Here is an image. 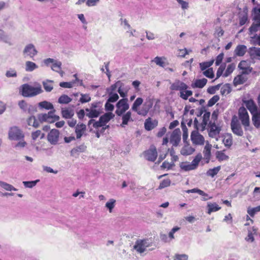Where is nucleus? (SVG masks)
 Segmentation results:
<instances>
[{
  "label": "nucleus",
  "mask_w": 260,
  "mask_h": 260,
  "mask_svg": "<svg viewBox=\"0 0 260 260\" xmlns=\"http://www.w3.org/2000/svg\"><path fill=\"white\" fill-rule=\"evenodd\" d=\"M247 80V77L246 75L243 74L239 75L235 77L234 79V84L235 86L242 84Z\"/></svg>",
  "instance_id": "a878e982"
},
{
  "label": "nucleus",
  "mask_w": 260,
  "mask_h": 260,
  "mask_svg": "<svg viewBox=\"0 0 260 260\" xmlns=\"http://www.w3.org/2000/svg\"><path fill=\"white\" fill-rule=\"evenodd\" d=\"M109 94V98L107 101L111 103H114L117 101L119 99V96L116 93H108Z\"/></svg>",
  "instance_id": "6e6d98bb"
},
{
  "label": "nucleus",
  "mask_w": 260,
  "mask_h": 260,
  "mask_svg": "<svg viewBox=\"0 0 260 260\" xmlns=\"http://www.w3.org/2000/svg\"><path fill=\"white\" fill-rule=\"evenodd\" d=\"M44 136V134L42 133L40 130H37L31 134V137L34 140H37L39 137H40V139H43Z\"/></svg>",
  "instance_id": "5fc2aeb1"
},
{
  "label": "nucleus",
  "mask_w": 260,
  "mask_h": 260,
  "mask_svg": "<svg viewBox=\"0 0 260 260\" xmlns=\"http://www.w3.org/2000/svg\"><path fill=\"white\" fill-rule=\"evenodd\" d=\"M202 159V155L201 153H199L191 162L188 161L181 162L179 164V167L181 170L185 172L195 170L198 168Z\"/></svg>",
  "instance_id": "f03ea898"
},
{
  "label": "nucleus",
  "mask_w": 260,
  "mask_h": 260,
  "mask_svg": "<svg viewBox=\"0 0 260 260\" xmlns=\"http://www.w3.org/2000/svg\"><path fill=\"white\" fill-rule=\"evenodd\" d=\"M19 142L15 144H13V147L16 149H20L25 147L26 143L24 141V138L23 139H20L18 140Z\"/></svg>",
  "instance_id": "3c124183"
},
{
  "label": "nucleus",
  "mask_w": 260,
  "mask_h": 260,
  "mask_svg": "<svg viewBox=\"0 0 260 260\" xmlns=\"http://www.w3.org/2000/svg\"><path fill=\"white\" fill-rule=\"evenodd\" d=\"M195 151V149L191 146L189 144H184L182 148L180 153L184 156H188L192 154Z\"/></svg>",
  "instance_id": "412c9836"
},
{
  "label": "nucleus",
  "mask_w": 260,
  "mask_h": 260,
  "mask_svg": "<svg viewBox=\"0 0 260 260\" xmlns=\"http://www.w3.org/2000/svg\"><path fill=\"white\" fill-rule=\"evenodd\" d=\"M0 186L7 191H17V189L15 188L12 185L8 184L5 182L0 181Z\"/></svg>",
  "instance_id": "4c0bfd02"
},
{
  "label": "nucleus",
  "mask_w": 260,
  "mask_h": 260,
  "mask_svg": "<svg viewBox=\"0 0 260 260\" xmlns=\"http://www.w3.org/2000/svg\"><path fill=\"white\" fill-rule=\"evenodd\" d=\"M38 66L31 61H26L25 63V70L28 72H31L38 68Z\"/></svg>",
  "instance_id": "c756f323"
},
{
  "label": "nucleus",
  "mask_w": 260,
  "mask_h": 260,
  "mask_svg": "<svg viewBox=\"0 0 260 260\" xmlns=\"http://www.w3.org/2000/svg\"><path fill=\"white\" fill-rule=\"evenodd\" d=\"M203 75L207 78L212 79L214 77L212 68H209L203 72Z\"/></svg>",
  "instance_id": "680f3d73"
},
{
  "label": "nucleus",
  "mask_w": 260,
  "mask_h": 260,
  "mask_svg": "<svg viewBox=\"0 0 260 260\" xmlns=\"http://www.w3.org/2000/svg\"><path fill=\"white\" fill-rule=\"evenodd\" d=\"M145 158L150 161H154L157 156V152L155 147H151L144 153Z\"/></svg>",
  "instance_id": "ddd939ff"
},
{
  "label": "nucleus",
  "mask_w": 260,
  "mask_h": 260,
  "mask_svg": "<svg viewBox=\"0 0 260 260\" xmlns=\"http://www.w3.org/2000/svg\"><path fill=\"white\" fill-rule=\"evenodd\" d=\"M152 61L155 62L156 65L162 68H165L169 64L167 61V58L164 56H156L152 60Z\"/></svg>",
  "instance_id": "b1692460"
},
{
  "label": "nucleus",
  "mask_w": 260,
  "mask_h": 260,
  "mask_svg": "<svg viewBox=\"0 0 260 260\" xmlns=\"http://www.w3.org/2000/svg\"><path fill=\"white\" fill-rule=\"evenodd\" d=\"M38 182H39V180L30 181H23V184L26 188H32L36 185Z\"/></svg>",
  "instance_id": "4d7b16f0"
},
{
  "label": "nucleus",
  "mask_w": 260,
  "mask_h": 260,
  "mask_svg": "<svg viewBox=\"0 0 260 260\" xmlns=\"http://www.w3.org/2000/svg\"><path fill=\"white\" fill-rule=\"evenodd\" d=\"M116 200L114 199H110L105 205V207L108 209L110 213L112 212L113 208L115 206Z\"/></svg>",
  "instance_id": "a19ab883"
},
{
  "label": "nucleus",
  "mask_w": 260,
  "mask_h": 260,
  "mask_svg": "<svg viewBox=\"0 0 260 260\" xmlns=\"http://www.w3.org/2000/svg\"><path fill=\"white\" fill-rule=\"evenodd\" d=\"M250 54L254 57L260 59V48L252 47L250 49Z\"/></svg>",
  "instance_id": "a18cd8bd"
},
{
  "label": "nucleus",
  "mask_w": 260,
  "mask_h": 260,
  "mask_svg": "<svg viewBox=\"0 0 260 260\" xmlns=\"http://www.w3.org/2000/svg\"><path fill=\"white\" fill-rule=\"evenodd\" d=\"M17 76V72L15 69H10L6 73V76L8 78L16 77Z\"/></svg>",
  "instance_id": "69168bd1"
},
{
  "label": "nucleus",
  "mask_w": 260,
  "mask_h": 260,
  "mask_svg": "<svg viewBox=\"0 0 260 260\" xmlns=\"http://www.w3.org/2000/svg\"><path fill=\"white\" fill-rule=\"evenodd\" d=\"M86 129V126L83 123H78L75 127V133L77 139H80L84 134Z\"/></svg>",
  "instance_id": "dca6fc26"
},
{
  "label": "nucleus",
  "mask_w": 260,
  "mask_h": 260,
  "mask_svg": "<svg viewBox=\"0 0 260 260\" xmlns=\"http://www.w3.org/2000/svg\"><path fill=\"white\" fill-rule=\"evenodd\" d=\"M257 229L254 226L248 229V235L245 238V240L248 242H253L254 241V236L257 235Z\"/></svg>",
  "instance_id": "6ab92c4d"
},
{
  "label": "nucleus",
  "mask_w": 260,
  "mask_h": 260,
  "mask_svg": "<svg viewBox=\"0 0 260 260\" xmlns=\"http://www.w3.org/2000/svg\"><path fill=\"white\" fill-rule=\"evenodd\" d=\"M129 107L127 99L123 98L117 103L115 113L117 116H120L129 109Z\"/></svg>",
  "instance_id": "423d86ee"
},
{
  "label": "nucleus",
  "mask_w": 260,
  "mask_h": 260,
  "mask_svg": "<svg viewBox=\"0 0 260 260\" xmlns=\"http://www.w3.org/2000/svg\"><path fill=\"white\" fill-rule=\"evenodd\" d=\"M71 101L72 99L69 96L63 94L59 98L58 102L59 104H67L71 102Z\"/></svg>",
  "instance_id": "49530a36"
},
{
  "label": "nucleus",
  "mask_w": 260,
  "mask_h": 260,
  "mask_svg": "<svg viewBox=\"0 0 260 260\" xmlns=\"http://www.w3.org/2000/svg\"><path fill=\"white\" fill-rule=\"evenodd\" d=\"M219 100V96L218 95H214L211 99L209 100L208 102V106L212 107Z\"/></svg>",
  "instance_id": "e2e57ef3"
},
{
  "label": "nucleus",
  "mask_w": 260,
  "mask_h": 260,
  "mask_svg": "<svg viewBox=\"0 0 260 260\" xmlns=\"http://www.w3.org/2000/svg\"><path fill=\"white\" fill-rule=\"evenodd\" d=\"M22 54L24 57L33 58L38 54V51L32 44H29L24 48Z\"/></svg>",
  "instance_id": "1a4fd4ad"
},
{
  "label": "nucleus",
  "mask_w": 260,
  "mask_h": 260,
  "mask_svg": "<svg viewBox=\"0 0 260 260\" xmlns=\"http://www.w3.org/2000/svg\"><path fill=\"white\" fill-rule=\"evenodd\" d=\"M151 243L148 239L138 240L135 243L134 248L139 253L144 252L147 247H150Z\"/></svg>",
  "instance_id": "6e6552de"
},
{
  "label": "nucleus",
  "mask_w": 260,
  "mask_h": 260,
  "mask_svg": "<svg viewBox=\"0 0 260 260\" xmlns=\"http://www.w3.org/2000/svg\"><path fill=\"white\" fill-rule=\"evenodd\" d=\"M61 62L58 60H55V61L53 63V64L51 66V69L57 73H60V70L61 69Z\"/></svg>",
  "instance_id": "603ef678"
},
{
  "label": "nucleus",
  "mask_w": 260,
  "mask_h": 260,
  "mask_svg": "<svg viewBox=\"0 0 260 260\" xmlns=\"http://www.w3.org/2000/svg\"><path fill=\"white\" fill-rule=\"evenodd\" d=\"M221 128L215 123L210 122L209 124V135L212 138H216L220 133Z\"/></svg>",
  "instance_id": "4468645a"
},
{
  "label": "nucleus",
  "mask_w": 260,
  "mask_h": 260,
  "mask_svg": "<svg viewBox=\"0 0 260 260\" xmlns=\"http://www.w3.org/2000/svg\"><path fill=\"white\" fill-rule=\"evenodd\" d=\"M211 148L212 145L207 142L203 150L204 158L206 160L207 163H208L210 159Z\"/></svg>",
  "instance_id": "5701e85b"
},
{
  "label": "nucleus",
  "mask_w": 260,
  "mask_h": 260,
  "mask_svg": "<svg viewBox=\"0 0 260 260\" xmlns=\"http://www.w3.org/2000/svg\"><path fill=\"white\" fill-rule=\"evenodd\" d=\"M207 80L206 78H203L201 79H197L191 84V87L192 88H202L204 87L207 84Z\"/></svg>",
  "instance_id": "cd10ccee"
},
{
  "label": "nucleus",
  "mask_w": 260,
  "mask_h": 260,
  "mask_svg": "<svg viewBox=\"0 0 260 260\" xmlns=\"http://www.w3.org/2000/svg\"><path fill=\"white\" fill-rule=\"evenodd\" d=\"M143 100L141 98H138L134 102L132 107V110L138 113L139 111L138 107L142 104Z\"/></svg>",
  "instance_id": "e433bc0d"
},
{
  "label": "nucleus",
  "mask_w": 260,
  "mask_h": 260,
  "mask_svg": "<svg viewBox=\"0 0 260 260\" xmlns=\"http://www.w3.org/2000/svg\"><path fill=\"white\" fill-rule=\"evenodd\" d=\"M256 23L252 24L249 28V30L251 32H256L258 30L259 27H260V21L255 20Z\"/></svg>",
  "instance_id": "338daca9"
},
{
  "label": "nucleus",
  "mask_w": 260,
  "mask_h": 260,
  "mask_svg": "<svg viewBox=\"0 0 260 260\" xmlns=\"http://www.w3.org/2000/svg\"><path fill=\"white\" fill-rule=\"evenodd\" d=\"M191 141L193 144L196 145H203L205 139L203 136L200 134L198 131H193L190 135Z\"/></svg>",
  "instance_id": "9d476101"
},
{
  "label": "nucleus",
  "mask_w": 260,
  "mask_h": 260,
  "mask_svg": "<svg viewBox=\"0 0 260 260\" xmlns=\"http://www.w3.org/2000/svg\"><path fill=\"white\" fill-rule=\"evenodd\" d=\"M236 67V65L232 63L228 65L225 72L223 74V76L224 77H227L229 76L235 70Z\"/></svg>",
  "instance_id": "de8ad7c7"
},
{
  "label": "nucleus",
  "mask_w": 260,
  "mask_h": 260,
  "mask_svg": "<svg viewBox=\"0 0 260 260\" xmlns=\"http://www.w3.org/2000/svg\"><path fill=\"white\" fill-rule=\"evenodd\" d=\"M207 213L210 214L212 212H216L220 209V207L216 203H208Z\"/></svg>",
  "instance_id": "2f4dec72"
},
{
  "label": "nucleus",
  "mask_w": 260,
  "mask_h": 260,
  "mask_svg": "<svg viewBox=\"0 0 260 260\" xmlns=\"http://www.w3.org/2000/svg\"><path fill=\"white\" fill-rule=\"evenodd\" d=\"M253 125L257 128L260 127V110L251 114Z\"/></svg>",
  "instance_id": "393cba45"
},
{
  "label": "nucleus",
  "mask_w": 260,
  "mask_h": 260,
  "mask_svg": "<svg viewBox=\"0 0 260 260\" xmlns=\"http://www.w3.org/2000/svg\"><path fill=\"white\" fill-rule=\"evenodd\" d=\"M170 184H171V180L170 179H164L160 183L158 188L159 189H162V188L167 187L168 186H169L170 185Z\"/></svg>",
  "instance_id": "0e129e2a"
},
{
  "label": "nucleus",
  "mask_w": 260,
  "mask_h": 260,
  "mask_svg": "<svg viewBox=\"0 0 260 260\" xmlns=\"http://www.w3.org/2000/svg\"><path fill=\"white\" fill-rule=\"evenodd\" d=\"M74 76L75 77V81L73 82H62L59 83V86L63 88H72L73 86L74 83H75L76 81H78L79 79L77 78V74L74 75Z\"/></svg>",
  "instance_id": "c9c22d12"
},
{
  "label": "nucleus",
  "mask_w": 260,
  "mask_h": 260,
  "mask_svg": "<svg viewBox=\"0 0 260 260\" xmlns=\"http://www.w3.org/2000/svg\"><path fill=\"white\" fill-rule=\"evenodd\" d=\"M121 116L122 123L120 124V126L122 127H124L126 125H127L128 122L133 121L132 118V112L130 111L124 113Z\"/></svg>",
  "instance_id": "a211bd4d"
},
{
  "label": "nucleus",
  "mask_w": 260,
  "mask_h": 260,
  "mask_svg": "<svg viewBox=\"0 0 260 260\" xmlns=\"http://www.w3.org/2000/svg\"><path fill=\"white\" fill-rule=\"evenodd\" d=\"M214 61V60L212 59L209 61H205V62L200 63V67L201 68V70L202 71H204L207 68L209 69V68L213 64Z\"/></svg>",
  "instance_id": "8fccbe9b"
},
{
  "label": "nucleus",
  "mask_w": 260,
  "mask_h": 260,
  "mask_svg": "<svg viewBox=\"0 0 260 260\" xmlns=\"http://www.w3.org/2000/svg\"><path fill=\"white\" fill-rule=\"evenodd\" d=\"M157 124L158 121L156 120H152L151 118L149 117L145 121V128L147 131H151L155 128Z\"/></svg>",
  "instance_id": "aec40b11"
},
{
  "label": "nucleus",
  "mask_w": 260,
  "mask_h": 260,
  "mask_svg": "<svg viewBox=\"0 0 260 260\" xmlns=\"http://www.w3.org/2000/svg\"><path fill=\"white\" fill-rule=\"evenodd\" d=\"M246 50V46L244 45H238L234 51L235 55L238 56H242L245 54Z\"/></svg>",
  "instance_id": "bb28decb"
},
{
  "label": "nucleus",
  "mask_w": 260,
  "mask_h": 260,
  "mask_svg": "<svg viewBox=\"0 0 260 260\" xmlns=\"http://www.w3.org/2000/svg\"><path fill=\"white\" fill-rule=\"evenodd\" d=\"M231 87L229 84L224 85L221 88L220 92L221 94H227L231 92Z\"/></svg>",
  "instance_id": "bf43d9fd"
},
{
  "label": "nucleus",
  "mask_w": 260,
  "mask_h": 260,
  "mask_svg": "<svg viewBox=\"0 0 260 260\" xmlns=\"http://www.w3.org/2000/svg\"><path fill=\"white\" fill-rule=\"evenodd\" d=\"M231 128L232 132L238 136H242L244 134L242 126L237 117L235 116L232 117L231 122Z\"/></svg>",
  "instance_id": "0eeeda50"
},
{
  "label": "nucleus",
  "mask_w": 260,
  "mask_h": 260,
  "mask_svg": "<svg viewBox=\"0 0 260 260\" xmlns=\"http://www.w3.org/2000/svg\"><path fill=\"white\" fill-rule=\"evenodd\" d=\"M152 105L153 103L150 101L145 103L141 109L139 110L137 114L142 116H146L152 108Z\"/></svg>",
  "instance_id": "f3484780"
},
{
  "label": "nucleus",
  "mask_w": 260,
  "mask_h": 260,
  "mask_svg": "<svg viewBox=\"0 0 260 260\" xmlns=\"http://www.w3.org/2000/svg\"><path fill=\"white\" fill-rule=\"evenodd\" d=\"M188 255L186 254H176L174 260H188Z\"/></svg>",
  "instance_id": "774afa93"
},
{
  "label": "nucleus",
  "mask_w": 260,
  "mask_h": 260,
  "mask_svg": "<svg viewBox=\"0 0 260 260\" xmlns=\"http://www.w3.org/2000/svg\"><path fill=\"white\" fill-rule=\"evenodd\" d=\"M181 140V132L179 128L175 129L172 133L170 142L174 146H177Z\"/></svg>",
  "instance_id": "f8f14e48"
},
{
  "label": "nucleus",
  "mask_w": 260,
  "mask_h": 260,
  "mask_svg": "<svg viewBox=\"0 0 260 260\" xmlns=\"http://www.w3.org/2000/svg\"><path fill=\"white\" fill-rule=\"evenodd\" d=\"M85 111L86 112V116L89 118H96L101 113L100 108L98 109H91L90 108H86Z\"/></svg>",
  "instance_id": "4be33fe9"
},
{
  "label": "nucleus",
  "mask_w": 260,
  "mask_h": 260,
  "mask_svg": "<svg viewBox=\"0 0 260 260\" xmlns=\"http://www.w3.org/2000/svg\"><path fill=\"white\" fill-rule=\"evenodd\" d=\"M223 142L226 147H231L233 144V139L232 135L230 134L225 136L223 139Z\"/></svg>",
  "instance_id": "c03bdc74"
},
{
  "label": "nucleus",
  "mask_w": 260,
  "mask_h": 260,
  "mask_svg": "<svg viewBox=\"0 0 260 260\" xmlns=\"http://www.w3.org/2000/svg\"><path fill=\"white\" fill-rule=\"evenodd\" d=\"M53 81L46 80L42 82L44 89L47 92H50L53 88Z\"/></svg>",
  "instance_id": "f704fd0d"
},
{
  "label": "nucleus",
  "mask_w": 260,
  "mask_h": 260,
  "mask_svg": "<svg viewBox=\"0 0 260 260\" xmlns=\"http://www.w3.org/2000/svg\"><path fill=\"white\" fill-rule=\"evenodd\" d=\"M86 149V146L80 145L72 149L71 151V155L73 156L77 157L79 153L84 152Z\"/></svg>",
  "instance_id": "7c9ffc66"
},
{
  "label": "nucleus",
  "mask_w": 260,
  "mask_h": 260,
  "mask_svg": "<svg viewBox=\"0 0 260 260\" xmlns=\"http://www.w3.org/2000/svg\"><path fill=\"white\" fill-rule=\"evenodd\" d=\"M55 112V110L53 109L52 110L49 111L47 114H46L49 119V122L53 123L59 119V117L54 114Z\"/></svg>",
  "instance_id": "473e14b6"
},
{
  "label": "nucleus",
  "mask_w": 260,
  "mask_h": 260,
  "mask_svg": "<svg viewBox=\"0 0 260 260\" xmlns=\"http://www.w3.org/2000/svg\"><path fill=\"white\" fill-rule=\"evenodd\" d=\"M260 211V206H258L254 208H248L247 209V213L251 217H253L254 215Z\"/></svg>",
  "instance_id": "864d4df0"
},
{
  "label": "nucleus",
  "mask_w": 260,
  "mask_h": 260,
  "mask_svg": "<svg viewBox=\"0 0 260 260\" xmlns=\"http://www.w3.org/2000/svg\"><path fill=\"white\" fill-rule=\"evenodd\" d=\"M91 100V98L89 94H81V98L79 99V102L82 104L87 103Z\"/></svg>",
  "instance_id": "13d9d810"
},
{
  "label": "nucleus",
  "mask_w": 260,
  "mask_h": 260,
  "mask_svg": "<svg viewBox=\"0 0 260 260\" xmlns=\"http://www.w3.org/2000/svg\"><path fill=\"white\" fill-rule=\"evenodd\" d=\"M62 116L66 119H70L74 115V111L69 109H62L61 110Z\"/></svg>",
  "instance_id": "72a5a7b5"
},
{
  "label": "nucleus",
  "mask_w": 260,
  "mask_h": 260,
  "mask_svg": "<svg viewBox=\"0 0 260 260\" xmlns=\"http://www.w3.org/2000/svg\"><path fill=\"white\" fill-rule=\"evenodd\" d=\"M188 88V86L186 84L179 80H175L170 86L172 90H179L180 97L184 100H187L192 94V91L187 90Z\"/></svg>",
  "instance_id": "f257e3e1"
},
{
  "label": "nucleus",
  "mask_w": 260,
  "mask_h": 260,
  "mask_svg": "<svg viewBox=\"0 0 260 260\" xmlns=\"http://www.w3.org/2000/svg\"><path fill=\"white\" fill-rule=\"evenodd\" d=\"M39 106L42 109H45L46 110L54 109L53 105L51 103L47 101H43L39 103Z\"/></svg>",
  "instance_id": "58836bf2"
},
{
  "label": "nucleus",
  "mask_w": 260,
  "mask_h": 260,
  "mask_svg": "<svg viewBox=\"0 0 260 260\" xmlns=\"http://www.w3.org/2000/svg\"><path fill=\"white\" fill-rule=\"evenodd\" d=\"M18 105L23 111H26L28 110V113L30 112V106L27 108V104L24 101H21L19 102Z\"/></svg>",
  "instance_id": "052dcab7"
},
{
  "label": "nucleus",
  "mask_w": 260,
  "mask_h": 260,
  "mask_svg": "<svg viewBox=\"0 0 260 260\" xmlns=\"http://www.w3.org/2000/svg\"><path fill=\"white\" fill-rule=\"evenodd\" d=\"M43 91L40 84L36 87H33L28 84H24L21 86V94L23 96H34L41 93Z\"/></svg>",
  "instance_id": "7ed1b4c3"
},
{
  "label": "nucleus",
  "mask_w": 260,
  "mask_h": 260,
  "mask_svg": "<svg viewBox=\"0 0 260 260\" xmlns=\"http://www.w3.org/2000/svg\"><path fill=\"white\" fill-rule=\"evenodd\" d=\"M216 157L219 161L226 160L229 158L228 155L221 151H217L216 152Z\"/></svg>",
  "instance_id": "79ce46f5"
},
{
  "label": "nucleus",
  "mask_w": 260,
  "mask_h": 260,
  "mask_svg": "<svg viewBox=\"0 0 260 260\" xmlns=\"http://www.w3.org/2000/svg\"><path fill=\"white\" fill-rule=\"evenodd\" d=\"M27 123L29 125L32 126L35 128L39 126V123L34 116H31L28 118Z\"/></svg>",
  "instance_id": "37998d69"
},
{
  "label": "nucleus",
  "mask_w": 260,
  "mask_h": 260,
  "mask_svg": "<svg viewBox=\"0 0 260 260\" xmlns=\"http://www.w3.org/2000/svg\"><path fill=\"white\" fill-rule=\"evenodd\" d=\"M239 118L241 123L243 125L245 131L248 130L250 126L249 116L246 109L243 107H240L238 112Z\"/></svg>",
  "instance_id": "20e7f679"
},
{
  "label": "nucleus",
  "mask_w": 260,
  "mask_h": 260,
  "mask_svg": "<svg viewBox=\"0 0 260 260\" xmlns=\"http://www.w3.org/2000/svg\"><path fill=\"white\" fill-rule=\"evenodd\" d=\"M220 169L221 167L220 166L213 169H210L207 171L206 174L208 176L214 177L216 174H217Z\"/></svg>",
  "instance_id": "ea45409f"
},
{
  "label": "nucleus",
  "mask_w": 260,
  "mask_h": 260,
  "mask_svg": "<svg viewBox=\"0 0 260 260\" xmlns=\"http://www.w3.org/2000/svg\"><path fill=\"white\" fill-rule=\"evenodd\" d=\"M8 138L10 140L18 141L24 138L22 131L17 126H13L10 128L8 132Z\"/></svg>",
  "instance_id": "39448f33"
},
{
  "label": "nucleus",
  "mask_w": 260,
  "mask_h": 260,
  "mask_svg": "<svg viewBox=\"0 0 260 260\" xmlns=\"http://www.w3.org/2000/svg\"><path fill=\"white\" fill-rule=\"evenodd\" d=\"M59 132L56 129H52L48 134V141L52 145H56L59 139Z\"/></svg>",
  "instance_id": "9b49d317"
},
{
  "label": "nucleus",
  "mask_w": 260,
  "mask_h": 260,
  "mask_svg": "<svg viewBox=\"0 0 260 260\" xmlns=\"http://www.w3.org/2000/svg\"><path fill=\"white\" fill-rule=\"evenodd\" d=\"M122 85L123 83L120 81H118L115 84L112 85L109 88H107V91L108 93H113V91H114L117 87L119 88V87L122 86Z\"/></svg>",
  "instance_id": "09e8293b"
},
{
  "label": "nucleus",
  "mask_w": 260,
  "mask_h": 260,
  "mask_svg": "<svg viewBox=\"0 0 260 260\" xmlns=\"http://www.w3.org/2000/svg\"><path fill=\"white\" fill-rule=\"evenodd\" d=\"M115 116V115L112 112H107L105 113L104 115L101 116L100 117L101 121L105 124V125H107L106 124L112 119H113Z\"/></svg>",
  "instance_id": "c85d7f7f"
},
{
  "label": "nucleus",
  "mask_w": 260,
  "mask_h": 260,
  "mask_svg": "<svg viewBox=\"0 0 260 260\" xmlns=\"http://www.w3.org/2000/svg\"><path fill=\"white\" fill-rule=\"evenodd\" d=\"M243 103L251 114L259 110L253 100H245L243 101Z\"/></svg>",
  "instance_id": "2eb2a0df"
}]
</instances>
